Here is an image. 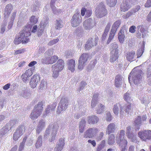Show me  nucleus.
I'll return each mask as SVG.
<instances>
[{"instance_id":"nucleus-14","label":"nucleus","mask_w":151,"mask_h":151,"mask_svg":"<svg viewBox=\"0 0 151 151\" xmlns=\"http://www.w3.org/2000/svg\"><path fill=\"white\" fill-rule=\"evenodd\" d=\"M115 128V125L113 123L109 124L107 127L106 133L108 134L114 132Z\"/></svg>"},{"instance_id":"nucleus-12","label":"nucleus","mask_w":151,"mask_h":151,"mask_svg":"<svg viewBox=\"0 0 151 151\" xmlns=\"http://www.w3.org/2000/svg\"><path fill=\"white\" fill-rule=\"evenodd\" d=\"M99 121L98 118L94 115L88 116L87 119L88 123L92 124H94L97 123Z\"/></svg>"},{"instance_id":"nucleus-13","label":"nucleus","mask_w":151,"mask_h":151,"mask_svg":"<svg viewBox=\"0 0 151 151\" xmlns=\"http://www.w3.org/2000/svg\"><path fill=\"white\" fill-rule=\"evenodd\" d=\"M64 145V139L60 138L58 144L54 149V151H61L63 149Z\"/></svg>"},{"instance_id":"nucleus-2","label":"nucleus","mask_w":151,"mask_h":151,"mask_svg":"<svg viewBox=\"0 0 151 151\" xmlns=\"http://www.w3.org/2000/svg\"><path fill=\"white\" fill-rule=\"evenodd\" d=\"M139 137L142 141H146L151 139V131L145 130L138 132Z\"/></svg>"},{"instance_id":"nucleus-45","label":"nucleus","mask_w":151,"mask_h":151,"mask_svg":"<svg viewBox=\"0 0 151 151\" xmlns=\"http://www.w3.org/2000/svg\"><path fill=\"white\" fill-rule=\"evenodd\" d=\"M25 51L24 49H22L20 50H18L15 51L14 55H17L19 54L23 53Z\"/></svg>"},{"instance_id":"nucleus-42","label":"nucleus","mask_w":151,"mask_h":151,"mask_svg":"<svg viewBox=\"0 0 151 151\" xmlns=\"http://www.w3.org/2000/svg\"><path fill=\"white\" fill-rule=\"evenodd\" d=\"M124 99L126 101L128 102V101L130 99L129 97V94L128 93H126L124 95Z\"/></svg>"},{"instance_id":"nucleus-18","label":"nucleus","mask_w":151,"mask_h":151,"mask_svg":"<svg viewBox=\"0 0 151 151\" xmlns=\"http://www.w3.org/2000/svg\"><path fill=\"white\" fill-rule=\"evenodd\" d=\"M25 131V127L24 125H21L18 127L16 130V133H17L19 135L21 136L24 132Z\"/></svg>"},{"instance_id":"nucleus-9","label":"nucleus","mask_w":151,"mask_h":151,"mask_svg":"<svg viewBox=\"0 0 151 151\" xmlns=\"http://www.w3.org/2000/svg\"><path fill=\"white\" fill-rule=\"evenodd\" d=\"M58 59V57L56 55H54L51 57L43 59V62L46 64H52L55 63Z\"/></svg>"},{"instance_id":"nucleus-48","label":"nucleus","mask_w":151,"mask_h":151,"mask_svg":"<svg viewBox=\"0 0 151 151\" xmlns=\"http://www.w3.org/2000/svg\"><path fill=\"white\" fill-rule=\"evenodd\" d=\"M106 119L107 121L110 122L111 120V116L110 113L108 112L106 114Z\"/></svg>"},{"instance_id":"nucleus-51","label":"nucleus","mask_w":151,"mask_h":151,"mask_svg":"<svg viewBox=\"0 0 151 151\" xmlns=\"http://www.w3.org/2000/svg\"><path fill=\"white\" fill-rule=\"evenodd\" d=\"M20 135H19L17 134V133H16V132H14L13 134V139L14 140H17L18 138L20 137Z\"/></svg>"},{"instance_id":"nucleus-19","label":"nucleus","mask_w":151,"mask_h":151,"mask_svg":"<svg viewBox=\"0 0 151 151\" xmlns=\"http://www.w3.org/2000/svg\"><path fill=\"white\" fill-rule=\"evenodd\" d=\"M45 124L44 121L42 119L39 122L38 125L36 130L37 134H39L42 129L44 127Z\"/></svg>"},{"instance_id":"nucleus-50","label":"nucleus","mask_w":151,"mask_h":151,"mask_svg":"<svg viewBox=\"0 0 151 151\" xmlns=\"http://www.w3.org/2000/svg\"><path fill=\"white\" fill-rule=\"evenodd\" d=\"M136 27L134 25L131 26L129 28V32L132 33H134L135 32Z\"/></svg>"},{"instance_id":"nucleus-41","label":"nucleus","mask_w":151,"mask_h":151,"mask_svg":"<svg viewBox=\"0 0 151 151\" xmlns=\"http://www.w3.org/2000/svg\"><path fill=\"white\" fill-rule=\"evenodd\" d=\"M59 40L58 39H54L51 41H50L48 43V45L51 46L53 45L56 43L57 42L59 41Z\"/></svg>"},{"instance_id":"nucleus-46","label":"nucleus","mask_w":151,"mask_h":151,"mask_svg":"<svg viewBox=\"0 0 151 151\" xmlns=\"http://www.w3.org/2000/svg\"><path fill=\"white\" fill-rule=\"evenodd\" d=\"M29 77L27 76L25 74H23L21 76L23 81L24 82H26L28 80V78Z\"/></svg>"},{"instance_id":"nucleus-61","label":"nucleus","mask_w":151,"mask_h":151,"mask_svg":"<svg viewBox=\"0 0 151 151\" xmlns=\"http://www.w3.org/2000/svg\"><path fill=\"white\" fill-rule=\"evenodd\" d=\"M37 63V62L36 61H32L29 63L28 65L29 67H32L34 66Z\"/></svg>"},{"instance_id":"nucleus-16","label":"nucleus","mask_w":151,"mask_h":151,"mask_svg":"<svg viewBox=\"0 0 151 151\" xmlns=\"http://www.w3.org/2000/svg\"><path fill=\"white\" fill-rule=\"evenodd\" d=\"M68 68L72 72L74 71L75 65V61L73 59H71L69 60L68 64Z\"/></svg>"},{"instance_id":"nucleus-47","label":"nucleus","mask_w":151,"mask_h":151,"mask_svg":"<svg viewBox=\"0 0 151 151\" xmlns=\"http://www.w3.org/2000/svg\"><path fill=\"white\" fill-rule=\"evenodd\" d=\"M55 106H54V107L53 108H52L50 105L48 106L46 108L45 111L46 113V114L49 113L50 112V110H53L55 108Z\"/></svg>"},{"instance_id":"nucleus-1","label":"nucleus","mask_w":151,"mask_h":151,"mask_svg":"<svg viewBox=\"0 0 151 151\" xmlns=\"http://www.w3.org/2000/svg\"><path fill=\"white\" fill-rule=\"evenodd\" d=\"M30 26L29 24L25 26L23 30L20 32V35L18 38H15L14 40V43L18 45L22 42V43H26L29 40L28 37L31 35Z\"/></svg>"},{"instance_id":"nucleus-23","label":"nucleus","mask_w":151,"mask_h":151,"mask_svg":"<svg viewBox=\"0 0 151 151\" xmlns=\"http://www.w3.org/2000/svg\"><path fill=\"white\" fill-rule=\"evenodd\" d=\"M121 24V21L120 20L116 21L113 24L111 29V30L116 32L117 29Z\"/></svg>"},{"instance_id":"nucleus-6","label":"nucleus","mask_w":151,"mask_h":151,"mask_svg":"<svg viewBox=\"0 0 151 151\" xmlns=\"http://www.w3.org/2000/svg\"><path fill=\"white\" fill-rule=\"evenodd\" d=\"M95 42L94 43H93L92 38H90L88 39L87 44L85 45V48L86 50H88L94 46H96L97 44L98 38L96 37L95 39Z\"/></svg>"},{"instance_id":"nucleus-15","label":"nucleus","mask_w":151,"mask_h":151,"mask_svg":"<svg viewBox=\"0 0 151 151\" xmlns=\"http://www.w3.org/2000/svg\"><path fill=\"white\" fill-rule=\"evenodd\" d=\"M116 143L121 147H126L127 145V141L125 139L119 138L117 140Z\"/></svg>"},{"instance_id":"nucleus-44","label":"nucleus","mask_w":151,"mask_h":151,"mask_svg":"<svg viewBox=\"0 0 151 151\" xmlns=\"http://www.w3.org/2000/svg\"><path fill=\"white\" fill-rule=\"evenodd\" d=\"M113 109L114 113L116 115L118 114L119 112V109L117 104L114 105Z\"/></svg>"},{"instance_id":"nucleus-57","label":"nucleus","mask_w":151,"mask_h":151,"mask_svg":"<svg viewBox=\"0 0 151 151\" xmlns=\"http://www.w3.org/2000/svg\"><path fill=\"white\" fill-rule=\"evenodd\" d=\"M110 24H108L105 27L104 32L108 33L110 28Z\"/></svg>"},{"instance_id":"nucleus-10","label":"nucleus","mask_w":151,"mask_h":151,"mask_svg":"<svg viewBox=\"0 0 151 151\" xmlns=\"http://www.w3.org/2000/svg\"><path fill=\"white\" fill-rule=\"evenodd\" d=\"M93 20L92 19L89 18L83 22V25L84 28L86 29H90L93 27Z\"/></svg>"},{"instance_id":"nucleus-34","label":"nucleus","mask_w":151,"mask_h":151,"mask_svg":"<svg viewBox=\"0 0 151 151\" xmlns=\"http://www.w3.org/2000/svg\"><path fill=\"white\" fill-rule=\"evenodd\" d=\"M111 47L112 49L111 52V53L113 54L114 52H115L116 51H118V50L117 49L118 48L117 45L115 43H114L111 44Z\"/></svg>"},{"instance_id":"nucleus-32","label":"nucleus","mask_w":151,"mask_h":151,"mask_svg":"<svg viewBox=\"0 0 151 151\" xmlns=\"http://www.w3.org/2000/svg\"><path fill=\"white\" fill-rule=\"evenodd\" d=\"M115 136L113 134H111L109 137L108 140V144L109 145H112L115 142Z\"/></svg>"},{"instance_id":"nucleus-39","label":"nucleus","mask_w":151,"mask_h":151,"mask_svg":"<svg viewBox=\"0 0 151 151\" xmlns=\"http://www.w3.org/2000/svg\"><path fill=\"white\" fill-rule=\"evenodd\" d=\"M12 6L11 4H8L6 7V11L5 13H6V11H7V14H8V15H9L10 14L9 12L11 11V9L12 8Z\"/></svg>"},{"instance_id":"nucleus-31","label":"nucleus","mask_w":151,"mask_h":151,"mask_svg":"<svg viewBox=\"0 0 151 151\" xmlns=\"http://www.w3.org/2000/svg\"><path fill=\"white\" fill-rule=\"evenodd\" d=\"M58 124L56 123H54V125H53V127L52 129L53 131H54L55 132V133L54 135L53 134V135L52 136V138L50 141L51 142H52L54 139L55 135L56 134L57 130L58 129Z\"/></svg>"},{"instance_id":"nucleus-26","label":"nucleus","mask_w":151,"mask_h":151,"mask_svg":"<svg viewBox=\"0 0 151 151\" xmlns=\"http://www.w3.org/2000/svg\"><path fill=\"white\" fill-rule=\"evenodd\" d=\"M85 124L86 121L84 119H82L80 122L79 127V130L80 132L82 133L83 132Z\"/></svg>"},{"instance_id":"nucleus-38","label":"nucleus","mask_w":151,"mask_h":151,"mask_svg":"<svg viewBox=\"0 0 151 151\" xmlns=\"http://www.w3.org/2000/svg\"><path fill=\"white\" fill-rule=\"evenodd\" d=\"M53 73L52 75V76L54 78H56L59 75V71L56 70H54V69L52 68Z\"/></svg>"},{"instance_id":"nucleus-35","label":"nucleus","mask_w":151,"mask_h":151,"mask_svg":"<svg viewBox=\"0 0 151 151\" xmlns=\"http://www.w3.org/2000/svg\"><path fill=\"white\" fill-rule=\"evenodd\" d=\"M141 117L139 116H138L134 121L135 124V126H137V127L138 125L139 126H140L141 124Z\"/></svg>"},{"instance_id":"nucleus-59","label":"nucleus","mask_w":151,"mask_h":151,"mask_svg":"<svg viewBox=\"0 0 151 151\" xmlns=\"http://www.w3.org/2000/svg\"><path fill=\"white\" fill-rule=\"evenodd\" d=\"M45 88V86L44 83H41L40 86L39 87V90L40 91L41 90H42L43 89H44Z\"/></svg>"},{"instance_id":"nucleus-7","label":"nucleus","mask_w":151,"mask_h":151,"mask_svg":"<svg viewBox=\"0 0 151 151\" xmlns=\"http://www.w3.org/2000/svg\"><path fill=\"white\" fill-rule=\"evenodd\" d=\"M64 62L62 59H59L57 63L52 66V68L54 70H57L58 71H61L64 68Z\"/></svg>"},{"instance_id":"nucleus-8","label":"nucleus","mask_w":151,"mask_h":151,"mask_svg":"<svg viewBox=\"0 0 151 151\" xmlns=\"http://www.w3.org/2000/svg\"><path fill=\"white\" fill-rule=\"evenodd\" d=\"M67 100L65 98L62 99L60 100L57 112L60 113L61 111L66 109V103Z\"/></svg>"},{"instance_id":"nucleus-63","label":"nucleus","mask_w":151,"mask_h":151,"mask_svg":"<svg viewBox=\"0 0 151 151\" xmlns=\"http://www.w3.org/2000/svg\"><path fill=\"white\" fill-rule=\"evenodd\" d=\"M104 147L103 146H102L101 145H99L97 147L96 151H101Z\"/></svg>"},{"instance_id":"nucleus-24","label":"nucleus","mask_w":151,"mask_h":151,"mask_svg":"<svg viewBox=\"0 0 151 151\" xmlns=\"http://www.w3.org/2000/svg\"><path fill=\"white\" fill-rule=\"evenodd\" d=\"M118 38L120 42H123L124 40L125 36L124 34V32L121 29L118 33Z\"/></svg>"},{"instance_id":"nucleus-29","label":"nucleus","mask_w":151,"mask_h":151,"mask_svg":"<svg viewBox=\"0 0 151 151\" xmlns=\"http://www.w3.org/2000/svg\"><path fill=\"white\" fill-rule=\"evenodd\" d=\"M98 97V94H95L94 95L93 97V99L91 102V106L92 108L94 107L96 105L97 102V99Z\"/></svg>"},{"instance_id":"nucleus-62","label":"nucleus","mask_w":151,"mask_h":151,"mask_svg":"<svg viewBox=\"0 0 151 151\" xmlns=\"http://www.w3.org/2000/svg\"><path fill=\"white\" fill-rule=\"evenodd\" d=\"M10 86V83H7V84H6V85H4L3 86V88L5 90H7L8 89H9V88Z\"/></svg>"},{"instance_id":"nucleus-20","label":"nucleus","mask_w":151,"mask_h":151,"mask_svg":"<svg viewBox=\"0 0 151 151\" xmlns=\"http://www.w3.org/2000/svg\"><path fill=\"white\" fill-rule=\"evenodd\" d=\"M135 55V53L134 51L128 52L126 56L127 60L129 61H132Z\"/></svg>"},{"instance_id":"nucleus-52","label":"nucleus","mask_w":151,"mask_h":151,"mask_svg":"<svg viewBox=\"0 0 151 151\" xmlns=\"http://www.w3.org/2000/svg\"><path fill=\"white\" fill-rule=\"evenodd\" d=\"M145 6L146 7H149L151 6V0H147L145 3Z\"/></svg>"},{"instance_id":"nucleus-11","label":"nucleus","mask_w":151,"mask_h":151,"mask_svg":"<svg viewBox=\"0 0 151 151\" xmlns=\"http://www.w3.org/2000/svg\"><path fill=\"white\" fill-rule=\"evenodd\" d=\"M129 1H124L121 4L120 9L121 11L125 12L128 10L131 6L129 4Z\"/></svg>"},{"instance_id":"nucleus-60","label":"nucleus","mask_w":151,"mask_h":151,"mask_svg":"<svg viewBox=\"0 0 151 151\" xmlns=\"http://www.w3.org/2000/svg\"><path fill=\"white\" fill-rule=\"evenodd\" d=\"M40 27L39 30L38 31L37 33V35L39 37L40 36L42 35L43 32V28L42 29H40Z\"/></svg>"},{"instance_id":"nucleus-25","label":"nucleus","mask_w":151,"mask_h":151,"mask_svg":"<svg viewBox=\"0 0 151 151\" xmlns=\"http://www.w3.org/2000/svg\"><path fill=\"white\" fill-rule=\"evenodd\" d=\"M40 114L37 112L35 111H34V110H33L30 115V118L33 120L35 119L40 116Z\"/></svg>"},{"instance_id":"nucleus-33","label":"nucleus","mask_w":151,"mask_h":151,"mask_svg":"<svg viewBox=\"0 0 151 151\" xmlns=\"http://www.w3.org/2000/svg\"><path fill=\"white\" fill-rule=\"evenodd\" d=\"M30 22L32 24H36L38 21V19L35 16H32L30 18Z\"/></svg>"},{"instance_id":"nucleus-37","label":"nucleus","mask_w":151,"mask_h":151,"mask_svg":"<svg viewBox=\"0 0 151 151\" xmlns=\"http://www.w3.org/2000/svg\"><path fill=\"white\" fill-rule=\"evenodd\" d=\"M110 7H113L115 6L117 2V0H107Z\"/></svg>"},{"instance_id":"nucleus-4","label":"nucleus","mask_w":151,"mask_h":151,"mask_svg":"<svg viewBox=\"0 0 151 151\" xmlns=\"http://www.w3.org/2000/svg\"><path fill=\"white\" fill-rule=\"evenodd\" d=\"M88 56V55L86 53H83L81 55L78 60L79 64L78 67V69L81 70L83 69L84 64L87 60Z\"/></svg>"},{"instance_id":"nucleus-55","label":"nucleus","mask_w":151,"mask_h":151,"mask_svg":"<svg viewBox=\"0 0 151 151\" xmlns=\"http://www.w3.org/2000/svg\"><path fill=\"white\" fill-rule=\"evenodd\" d=\"M89 143H91L93 147H95L96 146V143L95 140H91L89 139L88 141Z\"/></svg>"},{"instance_id":"nucleus-27","label":"nucleus","mask_w":151,"mask_h":151,"mask_svg":"<svg viewBox=\"0 0 151 151\" xmlns=\"http://www.w3.org/2000/svg\"><path fill=\"white\" fill-rule=\"evenodd\" d=\"M116 32L114 31L111 30L109 38L106 42L107 44H109L111 41L113 39Z\"/></svg>"},{"instance_id":"nucleus-36","label":"nucleus","mask_w":151,"mask_h":151,"mask_svg":"<svg viewBox=\"0 0 151 151\" xmlns=\"http://www.w3.org/2000/svg\"><path fill=\"white\" fill-rule=\"evenodd\" d=\"M31 80L32 81H35V82L38 83L40 82V78L39 75H35L33 76Z\"/></svg>"},{"instance_id":"nucleus-54","label":"nucleus","mask_w":151,"mask_h":151,"mask_svg":"<svg viewBox=\"0 0 151 151\" xmlns=\"http://www.w3.org/2000/svg\"><path fill=\"white\" fill-rule=\"evenodd\" d=\"M97 63V61L96 60H94L91 61L90 64V67L91 68H93L94 67L96 64Z\"/></svg>"},{"instance_id":"nucleus-30","label":"nucleus","mask_w":151,"mask_h":151,"mask_svg":"<svg viewBox=\"0 0 151 151\" xmlns=\"http://www.w3.org/2000/svg\"><path fill=\"white\" fill-rule=\"evenodd\" d=\"M104 105L101 104H99L98 105V109L96 110V113L97 114H100L102 112L104 109Z\"/></svg>"},{"instance_id":"nucleus-64","label":"nucleus","mask_w":151,"mask_h":151,"mask_svg":"<svg viewBox=\"0 0 151 151\" xmlns=\"http://www.w3.org/2000/svg\"><path fill=\"white\" fill-rule=\"evenodd\" d=\"M126 134L127 137L129 139H131L132 137V134L131 132H126Z\"/></svg>"},{"instance_id":"nucleus-56","label":"nucleus","mask_w":151,"mask_h":151,"mask_svg":"<svg viewBox=\"0 0 151 151\" xmlns=\"http://www.w3.org/2000/svg\"><path fill=\"white\" fill-rule=\"evenodd\" d=\"M24 142H24V141H23L21 143L19 149V151H21L23 149L24 147Z\"/></svg>"},{"instance_id":"nucleus-3","label":"nucleus","mask_w":151,"mask_h":151,"mask_svg":"<svg viewBox=\"0 0 151 151\" xmlns=\"http://www.w3.org/2000/svg\"><path fill=\"white\" fill-rule=\"evenodd\" d=\"M99 131V129L96 128H89L85 132L83 137L85 138H92L96 135Z\"/></svg>"},{"instance_id":"nucleus-28","label":"nucleus","mask_w":151,"mask_h":151,"mask_svg":"<svg viewBox=\"0 0 151 151\" xmlns=\"http://www.w3.org/2000/svg\"><path fill=\"white\" fill-rule=\"evenodd\" d=\"M42 137L41 136H39L37 141V142L35 144V146L37 148H38L40 147L42 145Z\"/></svg>"},{"instance_id":"nucleus-40","label":"nucleus","mask_w":151,"mask_h":151,"mask_svg":"<svg viewBox=\"0 0 151 151\" xmlns=\"http://www.w3.org/2000/svg\"><path fill=\"white\" fill-rule=\"evenodd\" d=\"M24 74L27 76L29 77L32 74V69L31 68L28 69L26 71L25 73Z\"/></svg>"},{"instance_id":"nucleus-49","label":"nucleus","mask_w":151,"mask_h":151,"mask_svg":"<svg viewBox=\"0 0 151 151\" xmlns=\"http://www.w3.org/2000/svg\"><path fill=\"white\" fill-rule=\"evenodd\" d=\"M104 136V133L103 132H101L98 136L96 138V140L97 141L101 140Z\"/></svg>"},{"instance_id":"nucleus-17","label":"nucleus","mask_w":151,"mask_h":151,"mask_svg":"<svg viewBox=\"0 0 151 151\" xmlns=\"http://www.w3.org/2000/svg\"><path fill=\"white\" fill-rule=\"evenodd\" d=\"M43 104L42 102H39L37 106H35L34 109V111H35L40 114L42 113L43 108L42 106Z\"/></svg>"},{"instance_id":"nucleus-43","label":"nucleus","mask_w":151,"mask_h":151,"mask_svg":"<svg viewBox=\"0 0 151 151\" xmlns=\"http://www.w3.org/2000/svg\"><path fill=\"white\" fill-rule=\"evenodd\" d=\"M34 81L31 80L30 82V85L31 88H35L37 86V83H38L37 82H35V81Z\"/></svg>"},{"instance_id":"nucleus-5","label":"nucleus","mask_w":151,"mask_h":151,"mask_svg":"<svg viewBox=\"0 0 151 151\" xmlns=\"http://www.w3.org/2000/svg\"><path fill=\"white\" fill-rule=\"evenodd\" d=\"M81 21V17L79 13H76L73 15L71 19L72 26L74 27H76Z\"/></svg>"},{"instance_id":"nucleus-21","label":"nucleus","mask_w":151,"mask_h":151,"mask_svg":"<svg viewBox=\"0 0 151 151\" xmlns=\"http://www.w3.org/2000/svg\"><path fill=\"white\" fill-rule=\"evenodd\" d=\"M100 5L101 6L100 7L102 6V7H101V11L100 15V17H101L106 15L107 14V10L105 8L104 6V5L103 4L101 3Z\"/></svg>"},{"instance_id":"nucleus-58","label":"nucleus","mask_w":151,"mask_h":151,"mask_svg":"<svg viewBox=\"0 0 151 151\" xmlns=\"http://www.w3.org/2000/svg\"><path fill=\"white\" fill-rule=\"evenodd\" d=\"M122 80V78L120 75H117L115 78V81H118V82H120Z\"/></svg>"},{"instance_id":"nucleus-53","label":"nucleus","mask_w":151,"mask_h":151,"mask_svg":"<svg viewBox=\"0 0 151 151\" xmlns=\"http://www.w3.org/2000/svg\"><path fill=\"white\" fill-rule=\"evenodd\" d=\"M125 135V131L124 130H121L120 131V133L119 134L118 139L122 138Z\"/></svg>"},{"instance_id":"nucleus-22","label":"nucleus","mask_w":151,"mask_h":151,"mask_svg":"<svg viewBox=\"0 0 151 151\" xmlns=\"http://www.w3.org/2000/svg\"><path fill=\"white\" fill-rule=\"evenodd\" d=\"M111 54L112 55L110 59V61L111 62H113L118 58V52L117 51H116L115 52H114L113 54L111 53Z\"/></svg>"}]
</instances>
